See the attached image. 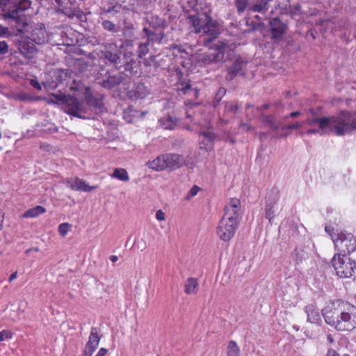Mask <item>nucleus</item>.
<instances>
[{
    "instance_id": "obj_40",
    "label": "nucleus",
    "mask_w": 356,
    "mask_h": 356,
    "mask_svg": "<svg viewBox=\"0 0 356 356\" xmlns=\"http://www.w3.org/2000/svg\"><path fill=\"white\" fill-rule=\"evenodd\" d=\"M304 125V122H296V124H287V125H285L282 127V129L283 130H285V129H299L300 128H302Z\"/></svg>"
},
{
    "instance_id": "obj_22",
    "label": "nucleus",
    "mask_w": 356,
    "mask_h": 356,
    "mask_svg": "<svg viewBox=\"0 0 356 356\" xmlns=\"http://www.w3.org/2000/svg\"><path fill=\"white\" fill-rule=\"evenodd\" d=\"M122 77L120 75L108 74L106 79L100 82L101 86L106 89H111L121 83Z\"/></svg>"
},
{
    "instance_id": "obj_13",
    "label": "nucleus",
    "mask_w": 356,
    "mask_h": 356,
    "mask_svg": "<svg viewBox=\"0 0 356 356\" xmlns=\"http://www.w3.org/2000/svg\"><path fill=\"white\" fill-rule=\"evenodd\" d=\"M17 45L20 54L26 58L29 59L33 58L37 52L35 43L29 38H20L18 40Z\"/></svg>"
},
{
    "instance_id": "obj_52",
    "label": "nucleus",
    "mask_w": 356,
    "mask_h": 356,
    "mask_svg": "<svg viewBox=\"0 0 356 356\" xmlns=\"http://www.w3.org/2000/svg\"><path fill=\"white\" fill-rule=\"evenodd\" d=\"M107 353V350L102 348L99 350L97 354L95 356H105Z\"/></svg>"
},
{
    "instance_id": "obj_58",
    "label": "nucleus",
    "mask_w": 356,
    "mask_h": 356,
    "mask_svg": "<svg viewBox=\"0 0 356 356\" xmlns=\"http://www.w3.org/2000/svg\"><path fill=\"white\" fill-rule=\"evenodd\" d=\"M118 259V257L116 255H112L110 257V260L112 261V262H115L117 261Z\"/></svg>"
},
{
    "instance_id": "obj_44",
    "label": "nucleus",
    "mask_w": 356,
    "mask_h": 356,
    "mask_svg": "<svg viewBox=\"0 0 356 356\" xmlns=\"http://www.w3.org/2000/svg\"><path fill=\"white\" fill-rule=\"evenodd\" d=\"M156 218L159 221H164L165 220V214L162 210H158L156 212Z\"/></svg>"
},
{
    "instance_id": "obj_43",
    "label": "nucleus",
    "mask_w": 356,
    "mask_h": 356,
    "mask_svg": "<svg viewBox=\"0 0 356 356\" xmlns=\"http://www.w3.org/2000/svg\"><path fill=\"white\" fill-rule=\"evenodd\" d=\"M200 191V188L197 186H193L191 189L190 190V191L188 192V194L187 195V198L189 199L192 197H194L195 196L197 193L199 192Z\"/></svg>"
},
{
    "instance_id": "obj_46",
    "label": "nucleus",
    "mask_w": 356,
    "mask_h": 356,
    "mask_svg": "<svg viewBox=\"0 0 356 356\" xmlns=\"http://www.w3.org/2000/svg\"><path fill=\"white\" fill-rule=\"evenodd\" d=\"M134 29V25L131 23L125 24L123 28V32L125 34L126 33H132V31Z\"/></svg>"
},
{
    "instance_id": "obj_6",
    "label": "nucleus",
    "mask_w": 356,
    "mask_h": 356,
    "mask_svg": "<svg viewBox=\"0 0 356 356\" xmlns=\"http://www.w3.org/2000/svg\"><path fill=\"white\" fill-rule=\"evenodd\" d=\"M184 164L185 159L184 156L178 154H161L147 163V165L155 171H161L165 169L175 170L180 168Z\"/></svg>"
},
{
    "instance_id": "obj_25",
    "label": "nucleus",
    "mask_w": 356,
    "mask_h": 356,
    "mask_svg": "<svg viewBox=\"0 0 356 356\" xmlns=\"http://www.w3.org/2000/svg\"><path fill=\"white\" fill-rule=\"evenodd\" d=\"M198 282L196 278L189 277L184 285V292L186 294H195L197 291Z\"/></svg>"
},
{
    "instance_id": "obj_7",
    "label": "nucleus",
    "mask_w": 356,
    "mask_h": 356,
    "mask_svg": "<svg viewBox=\"0 0 356 356\" xmlns=\"http://www.w3.org/2000/svg\"><path fill=\"white\" fill-rule=\"evenodd\" d=\"M332 266L339 277L356 280V262L347 255H334Z\"/></svg>"
},
{
    "instance_id": "obj_8",
    "label": "nucleus",
    "mask_w": 356,
    "mask_h": 356,
    "mask_svg": "<svg viewBox=\"0 0 356 356\" xmlns=\"http://www.w3.org/2000/svg\"><path fill=\"white\" fill-rule=\"evenodd\" d=\"M332 241L337 251L334 255H348L356 250L355 237L346 231L338 232L336 236H332Z\"/></svg>"
},
{
    "instance_id": "obj_61",
    "label": "nucleus",
    "mask_w": 356,
    "mask_h": 356,
    "mask_svg": "<svg viewBox=\"0 0 356 356\" xmlns=\"http://www.w3.org/2000/svg\"><path fill=\"white\" fill-rule=\"evenodd\" d=\"M186 117L188 118H191V115L189 114V111L188 110L186 111Z\"/></svg>"
},
{
    "instance_id": "obj_53",
    "label": "nucleus",
    "mask_w": 356,
    "mask_h": 356,
    "mask_svg": "<svg viewBox=\"0 0 356 356\" xmlns=\"http://www.w3.org/2000/svg\"><path fill=\"white\" fill-rule=\"evenodd\" d=\"M154 56H149V58L148 59L144 60V64L146 66H149L151 65V62L154 61Z\"/></svg>"
},
{
    "instance_id": "obj_38",
    "label": "nucleus",
    "mask_w": 356,
    "mask_h": 356,
    "mask_svg": "<svg viewBox=\"0 0 356 356\" xmlns=\"http://www.w3.org/2000/svg\"><path fill=\"white\" fill-rule=\"evenodd\" d=\"M12 337L13 334L9 330H4L0 332V342L3 341L6 339H11Z\"/></svg>"
},
{
    "instance_id": "obj_35",
    "label": "nucleus",
    "mask_w": 356,
    "mask_h": 356,
    "mask_svg": "<svg viewBox=\"0 0 356 356\" xmlns=\"http://www.w3.org/2000/svg\"><path fill=\"white\" fill-rule=\"evenodd\" d=\"M305 252L302 250L296 249L294 250L293 257L297 264L302 261V259L305 257Z\"/></svg>"
},
{
    "instance_id": "obj_21",
    "label": "nucleus",
    "mask_w": 356,
    "mask_h": 356,
    "mask_svg": "<svg viewBox=\"0 0 356 356\" xmlns=\"http://www.w3.org/2000/svg\"><path fill=\"white\" fill-rule=\"evenodd\" d=\"M243 67L244 63H243V61L240 60H236L233 65L229 67L226 79L228 81H231L238 75H243L244 73Z\"/></svg>"
},
{
    "instance_id": "obj_1",
    "label": "nucleus",
    "mask_w": 356,
    "mask_h": 356,
    "mask_svg": "<svg viewBox=\"0 0 356 356\" xmlns=\"http://www.w3.org/2000/svg\"><path fill=\"white\" fill-rule=\"evenodd\" d=\"M321 313L325 322L337 331H352L356 328V307L346 301H331Z\"/></svg>"
},
{
    "instance_id": "obj_16",
    "label": "nucleus",
    "mask_w": 356,
    "mask_h": 356,
    "mask_svg": "<svg viewBox=\"0 0 356 356\" xmlns=\"http://www.w3.org/2000/svg\"><path fill=\"white\" fill-rule=\"evenodd\" d=\"M65 184L73 191L90 192L97 188V186H89L83 179L78 177L68 179L65 181Z\"/></svg>"
},
{
    "instance_id": "obj_15",
    "label": "nucleus",
    "mask_w": 356,
    "mask_h": 356,
    "mask_svg": "<svg viewBox=\"0 0 356 356\" xmlns=\"http://www.w3.org/2000/svg\"><path fill=\"white\" fill-rule=\"evenodd\" d=\"M269 26L273 38L275 39H281L287 29V25L281 22L277 17L273 18L269 22Z\"/></svg>"
},
{
    "instance_id": "obj_51",
    "label": "nucleus",
    "mask_w": 356,
    "mask_h": 356,
    "mask_svg": "<svg viewBox=\"0 0 356 356\" xmlns=\"http://www.w3.org/2000/svg\"><path fill=\"white\" fill-rule=\"evenodd\" d=\"M325 232L332 238V236H336L337 233H332L333 231L332 229H331L330 227L326 226L325 228Z\"/></svg>"
},
{
    "instance_id": "obj_26",
    "label": "nucleus",
    "mask_w": 356,
    "mask_h": 356,
    "mask_svg": "<svg viewBox=\"0 0 356 356\" xmlns=\"http://www.w3.org/2000/svg\"><path fill=\"white\" fill-rule=\"evenodd\" d=\"M159 122L162 128L172 130L177 126V119L171 116H168L160 119Z\"/></svg>"
},
{
    "instance_id": "obj_64",
    "label": "nucleus",
    "mask_w": 356,
    "mask_h": 356,
    "mask_svg": "<svg viewBox=\"0 0 356 356\" xmlns=\"http://www.w3.org/2000/svg\"><path fill=\"white\" fill-rule=\"evenodd\" d=\"M229 141L230 143H234V142H235L233 138H230Z\"/></svg>"
},
{
    "instance_id": "obj_23",
    "label": "nucleus",
    "mask_w": 356,
    "mask_h": 356,
    "mask_svg": "<svg viewBox=\"0 0 356 356\" xmlns=\"http://www.w3.org/2000/svg\"><path fill=\"white\" fill-rule=\"evenodd\" d=\"M180 87H178V90L181 91L184 94L188 95L191 98H197L199 90L197 88H192L189 83H184L180 81Z\"/></svg>"
},
{
    "instance_id": "obj_60",
    "label": "nucleus",
    "mask_w": 356,
    "mask_h": 356,
    "mask_svg": "<svg viewBox=\"0 0 356 356\" xmlns=\"http://www.w3.org/2000/svg\"><path fill=\"white\" fill-rule=\"evenodd\" d=\"M327 339H328V340H329V341H330V342H332V341H333V339H332V336H331L330 334H329V335L327 336Z\"/></svg>"
},
{
    "instance_id": "obj_57",
    "label": "nucleus",
    "mask_w": 356,
    "mask_h": 356,
    "mask_svg": "<svg viewBox=\"0 0 356 356\" xmlns=\"http://www.w3.org/2000/svg\"><path fill=\"white\" fill-rule=\"evenodd\" d=\"M3 216L0 214V230L3 228Z\"/></svg>"
},
{
    "instance_id": "obj_32",
    "label": "nucleus",
    "mask_w": 356,
    "mask_h": 356,
    "mask_svg": "<svg viewBox=\"0 0 356 356\" xmlns=\"http://www.w3.org/2000/svg\"><path fill=\"white\" fill-rule=\"evenodd\" d=\"M102 26L104 30L111 32V33H117L119 29L118 27L113 22L106 19L102 22Z\"/></svg>"
},
{
    "instance_id": "obj_27",
    "label": "nucleus",
    "mask_w": 356,
    "mask_h": 356,
    "mask_svg": "<svg viewBox=\"0 0 356 356\" xmlns=\"http://www.w3.org/2000/svg\"><path fill=\"white\" fill-rule=\"evenodd\" d=\"M46 212V209L42 206H36L32 209H28L25 211L22 217L24 218H36L41 214H43Z\"/></svg>"
},
{
    "instance_id": "obj_11",
    "label": "nucleus",
    "mask_w": 356,
    "mask_h": 356,
    "mask_svg": "<svg viewBox=\"0 0 356 356\" xmlns=\"http://www.w3.org/2000/svg\"><path fill=\"white\" fill-rule=\"evenodd\" d=\"M241 215V202L237 198H232L225 208V213L222 218L239 224Z\"/></svg>"
},
{
    "instance_id": "obj_37",
    "label": "nucleus",
    "mask_w": 356,
    "mask_h": 356,
    "mask_svg": "<svg viewBox=\"0 0 356 356\" xmlns=\"http://www.w3.org/2000/svg\"><path fill=\"white\" fill-rule=\"evenodd\" d=\"M52 4L56 5L58 9L65 13L64 9L65 8V5L68 3V0H51Z\"/></svg>"
},
{
    "instance_id": "obj_49",
    "label": "nucleus",
    "mask_w": 356,
    "mask_h": 356,
    "mask_svg": "<svg viewBox=\"0 0 356 356\" xmlns=\"http://www.w3.org/2000/svg\"><path fill=\"white\" fill-rule=\"evenodd\" d=\"M306 134H317L319 133L321 135H323L324 134H322L321 131L320 130V128L318 129H309L307 131H305Z\"/></svg>"
},
{
    "instance_id": "obj_62",
    "label": "nucleus",
    "mask_w": 356,
    "mask_h": 356,
    "mask_svg": "<svg viewBox=\"0 0 356 356\" xmlns=\"http://www.w3.org/2000/svg\"><path fill=\"white\" fill-rule=\"evenodd\" d=\"M275 106H276V108L281 107L282 106V104L281 103H277Z\"/></svg>"
},
{
    "instance_id": "obj_36",
    "label": "nucleus",
    "mask_w": 356,
    "mask_h": 356,
    "mask_svg": "<svg viewBox=\"0 0 356 356\" xmlns=\"http://www.w3.org/2000/svg\"><path fill=\"white\" fill-rule=\"evenodd\" d=\"M236 7L238 13H243L248 6V0H236Z\"/></svg>"
},
{
    "instance_id": "obj_33",
    "label": "nucleus",
    "mask_w": 356,
    "mask_h": 356,
    "mask_svg": "<svg viewBox=\"0 0 356 356\" xmlns=\"http://www.w3.org/2000/svg\"><path fill=\"white\" fill-rule=\"evenodd\" d=\"M164 37V33L161 31L158 33L153 32L151 37L149 38L148 40H147L149 43L150 42H156L161 43Z\"/></svg>"
},
{
    "instance_id": "obj_39",
    "label": "nucleus",
    "mask_w": 356,
    "mask_h": 356,
    "mask_svg": "<svg viewBox=\"0 0 356 356\" xmlns=\"http://www.w3.org/2000/svg\"><path fill=\"white\" fill-rule=\"evenodd\" d=\"M238 107L234 103H227L225 106V111L226 113H235Z\"/></svg>"
},
{
    "instance_id": "obj_24",
    "label": "nucleus",
    "mask_w": 356,
    "mask_h": 356,
    "mask_svg": "<svg viewBox=\"0 0 356 356\" xmlns=\"http://www.w3.org/2000/svg\"><path fill=\"white\" fill-rule=\"evenodd\" d=\"M146 22L154 29H164L166 26L165 21L158 15H150L147 16Z\"/></svg>"
},
{
    "instance_id": "obj_42",
    "label": "nucleus",
    "mask_w": 356,
    "mask_h": 356,
    "mask_svg": "<svg viewBox=\"0 0 356 356\" xmlns=\"http://www.w3.org/2000/svg\"><path fill=\"white\" fill-rule=\"evenodd\" d=\"M10 35L9 29L0 25V38H6Z\"/></svg>"
},
{
    "instance_id": "obj_10",
    "label": "nucleus",
    "mask_w": 356,
    "mask_h": 356,
    "mask_svg": "<svg viewBox=\"0 0 356 356\" xmlns=\"http://www.w3.org/2000/svg\"><path fill=\"white\" fill-rule=\"evenodd\" d=\"M238 226L236 222L221 218L217 227V234L220 240L229 241L234 236Z\"/></svg>"
},
{
    "instance_id": "obj_50",
    "label": "nucleus",
    "mask_w": 356,
    "mask_h": 356,
    "mask_svg": "<svg viewBox=\"0 0 356 356\" xmlns=\"http://www.w3.org/2000/svg\"><path fill=\"white\" fill-rule=\"evenodd\" d=\"M30 83L34 88L41 90V86L36 79H31Z\"/></svg>"
},
{
    "instance_id": "obj_59",
    "label": "nucleus",
    "mask_w": 356,
    "mask_h": 356,
    "mask_svg": "<svg viewBox=\"0 0 356 356\" xmlns=\"http://www.w3.org/2000/svg\"><path fill=\"white\" fill-rule=\"evenodd\" d=\"M31 250H35V251H38V248H32V249H29L28 250H26V253L29 252Z\"/></svg>"
},
{
    "instance_id": "obj_17",
    "label": "nucleus",
    "mask_w": 356,
    "mask_h": 356,
    "mask_svg": "<svg viewBox=\"0 0 356 356\" xmlns=\"http://www.w3.org/2000/svg\"><path fill=\"white\" fill-rule=\"evenodd\" d=\"M35 44H41L47 40V33L45 27L40 24L38 27L34 29L29 38Z\"/></svg>"
},
{
    "instance_id": "obj_5",
    "label": "nucleus",
    "mask_w": 356,
    "mask_h": 356,
    "mask_svg": "<svg viewBox=\"0 0 356 356\" xmlns=\"http://www.w3.org/2000/svg\"><path fill=\"white\" fill-rule=\"evenodd\" d=\"M188 22L195 33L208 36V41L216 38L219 34L217 23L207 13L190 15Z\"/></svg>"
},
{
    "instance_id": "obj_31",
    "label": "nucleus",
    "mask_w": 356,
    "mask_h": 356,
    "mask_svg": "<svg viewBox=\"0 0 356 356\" xmlns=\"http://www.w3.org/2000/svg\"><path fill=\"white\" fill-rule=\"evenodd\" d=\"M240 349L236 343L234 341H229L227 346V355L228 356H239Z\"/></svg>"
},
{
    "instance_id": "obj_47",
    "label": "nucleus",
    "mask_w": 356,
    "mask_h": 356,
    "mask_svg": "<svg viewBox=\"0 0 356 356\" xmlns=\"http://www.w3.org/2000/svg\"><path fill=\"white\" fill-rule=\"evenodd\" d=\"M121 6L120 5H115L112 7H109L106 10V13H111V12H115V13H118L120 11V8Z\"/></svg>"
},
{
    "instance_id": "obj_55",
    "label": "nucleus",
    "mask_w": 356,
    "mask_h": 356,
    "mask_svg": "<svg viewBox=\"0 0 356 356\" xmlns=\"http://www.w3.org/2000/svg\"><path fill=\"white\" fill-rule=\"evenodd\" d=\"M17 277V272H15L13 273H12L9 278H8V282H12L14 280H15Z\"/></svg>"
},
{
    "instance_id": "obj_28",
    "label": "nucleus",
    "mask_w": 356,
    "mask_h": 356,
    "mask_svg": "<svg viewBox=\"0 0 356 356\" xmlns=\"http://www.w3.org/2000/svg\"><path fill=\"white\" fill-rule=\"evenodd\" d=\"M110 176L122 181H128L129 180V175L127 170L124 168L114 169L113 174Z\"/></svg>"
},
{
    "instance_id": "obj_29",
    "label": "nucleus",
    "mask_w": 356,
    "mask_h": 356,
    "mask_svg": "<svg viewBox=\"0 0 356 356\" xmlns=\"http://www.w3.org/2000/svg\"><path fill=\"white\" fill-rule=\"evenodd\" d=\"M262 120L266 124L273 130H277L279 126L275 122V119L273 115H261Z\"/></svg>"
},
{
    "instance_id": "obj_20",
    "label": "nucleus",
    "mask_w": 356,
    "mask_h": 356,
    "mask_svg": "<svg viewBox=\"0 0 356 356\" xmlns=\"http://www.w3.org/2000/svg\"><path fill=\"white\" fill-rule=\"evenodd\" d=\"M149 94V89L142 83H136L134 87L129 92V96L131 99H143Z\"/></svg>"
},
{
    "instance_id": "obj_41",
    "label": "nucleus",
    "mask_w": 356,
    "mask_h": 356,
    "mask_svg": "<svg viewBox=\"0 0 356 356\" xmlns=\"http://www.w3.org/2000/svg\"><path fill=\"white\" fill-rule=\"evenodd\" d=\"M8 52V44L4 40L0 41V54L4 55Z\"/></svg>"
},
{
    "instance_id": "obj_45",
    "label": "nucleus",
    "mask_w": 356,
    "mask_h": 356,
    "mask_svg": "<svg viewBox=\"0 0 356 356\" xmlns=\"http://www.w3.org/2000/svg\"><path fill=\"white\" fill-rule=\"evenodd\" d=\"M225 93H226V90L225 88H219L216 93V99H218V101H220L222 99V97L225 95Z\"/></svg>"
},
{
    "instance_id": "obj_2",
    "label": "nucleus",
    "mask_w": 356,
    "mask_h": 356,
    "mask_svg": "<svg viewBox=\"0 0 356 356\" xmlns=\"http://www.w3.org/2000/svg\"><path fill=\"white\" fill-rule=\"evenodd\" d=\"M303 122L309 126L318 124L322 134L334 132L337 136H343L356 130L355 118L345 111L332 117L308 118Z\"/></svg>"
},
{
    "instance_id": "obj_30",
    "label": "nucleus",
    "mask_w": 356,
    "mask_h": 356,
    "mask_svg": "<svg viewBox=\"0 0 356 356\" xmlns=\"http://www.w3.org/2000/svg\"><path fill=\"white\" fill-rule=\"evenodd\" d=\"M149 44V43L147 40L145 42H141L138 44L137 54L139 58H143L144 56L148 54Z\"/></svg>"
},
{
    "instance_id": "obj_4",
    "label": "nucleus",
    "mask_w": 356,
    "mask_h": 356,
    "mask_svg": "<svg viewBox=\"0 0 356 356\" xmlns=\"http://www.w3.org/2000/svg\"><path fill=\"white\" fill-rule=\"evenodd\" d=\"M129 46H132V41L130 40H124L120 47L115 42L105 43L104 44V50L102 51V54L106 61L113 64L118 70L124 67V71L129 72L131 76H135L137 74L138 63L134 59V54L131 52L124 51L123 61L120 56V49Z\"/></svg>"
},
{
    "instance_id": "obj_48",
    "label": "nucleus",
    "mask_w": 356,
    "mask_h": 356,
    "mask_svg": "<svg viewBox=\"0 0 356 356\" xmlns=\"http://www.w3.org/2000/svg\"><path fill=\"white\" fill-rule=\"evenodd\" d=\"M143 31L145 34V36L146 38V40H148L149 38L151 37L152 34V31L151 30H149L148 28L147 27H144L143 29Z\"/></svg>"
},
{
    "instance_id": "obj_14",
    "label": "nucleus",
    "mask_w": 356,
    "mask_h": 356,
    "mask_svg": "<svg viewBox=\"0 0 356 356\" xmlns=\"http://www.w3.org/2000/svg\"><path fill=\"white\" fill-rule=\"evenodd\" d=\"M101 337L99 334V330L97 327H92L90 330L89 340L87 342L84 354L86 356H91L94 351L97 348Z\"/></svg>"
},
{
    "instance_id": "obj_63",
    "label": "nucleus",
    "mask_w": 356,
    "mask_h": 356,
    "mask_svg": "<svg viewBox=\"0 0 356 356\" xmlns=\"http://www.w3.org/2000/svg\"><path fill=\"white\" fill-rule=\"evenodd\" d=\"M269 107V105L268 104H265L264 105L263 108L264 109H268V108Z\"/></svg>"
},
{
    "instance_id": "obj_34",
    "label": "nucleus",
    "mask_w": 356,
    "mask_h": 356,
    "mask_svg": "<svg viewBox=\"0 0 356 356\" xmlns=\"http://www.w3.org/2000/svg\"><path fill=\"white\" fill-rule=\"evenodd\" d=\"M72 225L67 222L61 223L58 226V232L62 236H65L70 231Z\"/></svg>"
},
{
    "instance_id": "obj_54",
    "label": "nucleus",
    "mask_w": 356,
    "mask_h": 356,
    "mask_svg": "<svg viewBox=\"0 0 356 356\" xmlns=\"http://www.w3.org/2000/svg\"><path fill=\"white\" fill-rule=\"evenodd\" d=\"M327 356H339L338 353L332 349L328 350Z\"/></svg>"
},
{
    "instance_id": "obj_18",
    "label": "nucleus",
    "mask_w": 356,
    "mask_h": 356,
    "mask_svg": "<svg viewBox=\"0 0 356 356\" xmlns=\"http://www.w3.org/2000/svg\"><path fill=\"white\" fill-rule=\"evenodd\" d=\"M305 312L307 316V321L321 325L322 323V320L321 317V314L319 312V309L314 305H309L305 307Z\"/></svg>"
},
{
    "instance_id": "obj_19",
    "label": "nucleus",
    "mask_w": 356,
    "mask_h": 356,
    "mask_svg": "<svg viewBox=\"0 0 356 356\" xmlns=\"http://www.w3.org/2000/svg\"><path fill=\"white\" fill-rule=\"evenodd\" d=\"M278 201V197L276 195H269L266 199L265 207V217L270 222L273 220L275 213V205Z\"/></svg>"
},
{
    "instance_id": "obj_12",
    "label": "nucleus",
    "mask_w": 356,
    "mask_h": 356,
    "mask_svg": "<svg viewBox=\"0 0 356 356\" xmlns=\"http://www.w3.org/2000/svg\"><path fill=\"white\" fill-rule=\"evenodd\" d=\"M200 136L202 137L200 143V148L209 152L213 149L216 140L215 134L211 130L209 126L202 127L200 131Z\"/></svg>"
},
{
    "instance_id": "obj_56",
    "label": "nucleus",
    "mask_w": 356,
    "mask_h": 356,
    "mask_svg": "<svg viewBox=\"0 0 356 356\" xmlns=\"http://www.w3.org/2000/svg\"><path fill=\"white\" fill-rule=\"evenodd\" d=\"M300 115V113L299 111H294L290 113L289 116L291 118H295Z\"/></svg>"
},
{
    "instance_id": "obj_3",
    "label": "nucleus",
    "mask_w": 356,
    "mask_h": 356,
    "mask_svg": "<svg viewBox=\"0 0 356 356\" xmlns=\"http://www.w3.org/2000/svg\"><path fill=\"white\" fill-rule=\"evenodd\" d=\"M49 103L61 105L65 113L79 118H85L83 115L87 114L92 108H95L96 111H102L103 108L102 100L92 95L86 96V102H80L70 95H52Z\"/></svg>"
},
{
    "instance_id": "obj_9",
    "label": "nucleus",
    "mask_w": 356,
    "mask_h": 356,
    "mask_svg": "<svg viewBox=\"0 0 356 356\" xmlns=\"http://www.w3.org/2000/svg\"><path fill=\"white\" fill-rule=\"evenodd\" d=\"M226 44L222 43L218 49L206 53H202L197 56V62L201 66H207L222 61Z\"/></svg>"
}]
</instances>
